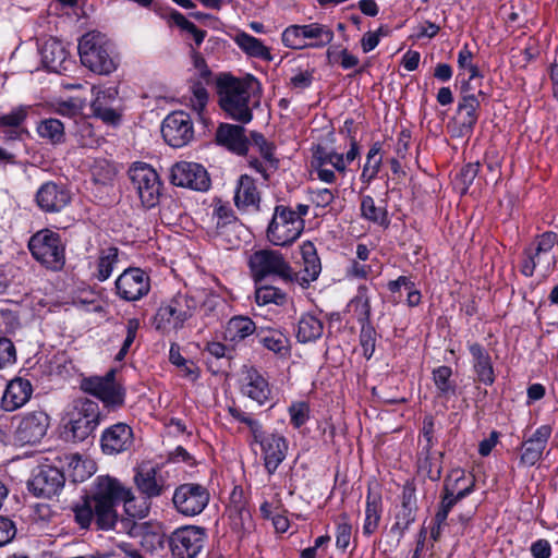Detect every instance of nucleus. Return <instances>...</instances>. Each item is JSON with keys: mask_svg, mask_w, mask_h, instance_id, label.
I'll use <instances>...</instances> for the list:
<instances>
[{"mask_svg": "<svg viewBox=\"0 0 558 558\" xmlns=\"http://www.w3.org/2000/svg\"><path fill=\"white\" fill-rule=\"evenodd\" d=\"M217 94L220 108L229 118L241 123H248L252 120L251 93L244 82L223 75L217 81Z\"/></svg>", "mask_w": 558, "mask_h": 558, "instance_id": "1", "label": "nucleus"}, {"mask_svg": "<svg viewBox=\"0 0 558 558\" xmlns=\"http://www.w3.org/2000/svg\"><path fill=\"white\" fill-rule=\"evenodd\" d=\"M78 53L82 64L97 74L108 75L117 69L112 45L99 32L87 33L80 39Z\"/></svg>", "mask_w": 558, "mask_h": 558, "instance_id": "2", "label": "nucleus"}, {"mask_svg": "<svg viewBox=\"0 0 558 558\" xmlns=\"http://www.w3.org/2000/svg\"><path fill=\"white\" fill-rule=\"evenodd\" d=\"M65 430L74 441H84L102 420L99 404L87 398L75 399L66 412Z\"/></svg>", "mask_w": 558, "mask_h": 558, "instance_id": "3", "label": "nucleus"}, {"mask_svg": "<svg viewBox=\"0 0 558 558\" xmlns=\"http://www.w3.org/2000/svg\"><path fill=\"white\" fill-rule=\"evenodd\" d=\"M197 306L198 302L194 296L179 292L157 310L153 325L162 333L179 330L194 315Z\"/></svg>", "mask_w": 558, "mask_h": 558, "instance_id": "4", "label": "nucleus"}, {"mask_svg": "<svg viewBox=\"0 0 558 558\" xmlns=\"http://www.w3.org/2000/svg\"><path fill=\"white\" fill-rule=\"evenodd\" d=\"M33 257L47 269L58 271L65 264V243L61 235L50 229H41L28 241Z\"/></svg>", "mask_w": 558, "mask_h": 558, "instance_id": "5", "label": "nucleus"}, {"mask_svg": "<svg viewBox=\"0 0 558 558\" xmlns=\"http://www.w3.org/2000/svg\"><path fill=\"white\" fill-rule=\"evenodd\" d=\"M248 267L255 283L268 277L279 278L284 282L294 281V271L281 252L276 250H258L248 259Z\"/></svg>", "mask_w": 558, "mask_h": 558, "instance_id": "6", "label": "nucleus"}, {"mask_svg": "<svg viewBox=\"0 0 558 558\" xmlns=\"http://www.w3.org/2000/svg\"><path fill=\"white\" fill-rule=\"evenodd\" d=\"M333 31L320 23L293 24L281 34L282 44L290 49L301 50L305 48L320 49L333 40Z\"/></svg>", "mask_w": 558, "mask_h": 558, "instance_id": "7", "label": "nucleus"}, {"mask_svg": "<svg viewBox=\"0 0 558 558\" xmlns=\"http://www.w3.org/2000/svg\"><path fill=\"white\" fill-rule=\"evenodd\" d=\"M304 230V219L294 215V210L284 205H277L268 225L266 235L270 243L287 246L298 240Z\"/></svg>", "mask_w": 558, "mask_h": 558, "instance_id": "8", "label": "nucleus"}, {"mask_svg": "<svg viewBox=\"0 0 558 558\" xmlns=\"http://www.w3.org/2000/svg\"><path fill=\"white\" fill-rule=\"evenodd\" d=\"M468 86V83L462 86L456 114L448 124L453 137H470L472 135L478 120L480 97L485 98V94L481 90L477 94H470Z\"/></svg>", "mask_w": 558, "mask_h": 558, "instance_id": "9", "label": "nucleus"}, {"mask_svg": "<svg viewBox=\"0 0 558 558\" xmlns=\"http://www.w3.org/2000/svg\"><path fill=\"white\" fill-rule=\"evenodd\" d=\"M81 388L110 410L120 409L125 403V388L116 380V369H110L105 376L84 378Z\"/></svg>", "mask_w": 558, "mask_h": 558, "instance_id": "10", "label": "nucleus"}, {"mask_svg": "<svg viewBox=\"0 0 558 558\" xmlns=\"http://www.w3.org/2000/svg\"><path fill=\"white\" fill-rule=\"evenodd\" d=\"M129 177L143 206L155 207L159 202L162 187L156 170L145 162H136L130 168Z\"/></svg>", "mask_w": 558, "mask_h": 558, "instance_id": "11", "label": "nucleus"}, {"mask_svg": "<svg viewBox=\"0 0 558 558\" xmlns=\"http://www.w3.org/2000/svg\"><path fill=\"white\" fill-rule=\"evenodd\" d=\"M208 489L197 483H185L178 486L172 496L175 509L184 515L199 514L209 502Z\"/></svg>", "mask_w": 558, "mask_h": 558, "instance_id": "12", "label": "nucleus"}, {"mask_svg": "<svg viewBox=\"0 0 558 558\" xmlns=\"http://www.w3.org/2000/svg\"><path fill=\"white\" fill-rule=\"evenodd\" d=\"M206 530L186 525L175 530L170 537V548L174 558H195L203 549Z\"/></svg>", "mask_w": 558, "mask_h": 558, "instance_id": "13", "label": "nucleus"}, {"mask_svg": "<svg viewBox=\"0 0 558 558\" xmlns=\"http://www.w3.org/2000/svg\"><path fill=\"white\" fill-rule=\"evenodd\" d=\"M161 134L167 144L180 148L185 146L194 136L193 123L190 114L174 111L168 114L161 124Z\"/></svg>", "mask_w": 558, "mask_h": 558, "instance_id": "14", "label": "nucleus"}, {"mask_svg": "<svg viewBox=\"0 0 558 558\" xmlns=\"http://www.w3.org/2000/svg\"><path fill=\"white\" fill-rule=\"evenodd\" d=\"M170 181L173 185L195 191H207L210 178L207 170L199 163L180 161L172 166Z\"/></svg>", "mask_w": 558, "mask_h": 558, "instance_id": "15", "label": "nucleus"}, {"mask_svg": "<svg viewBox=\"0 0 558 558\" xmlns=\"http://www.w3.org/2000/svg\"><path fill=\"white\" fill-rule=\"evenodd\" d=\"M64 483L65 477L60 469L41 464L35 469L28 481V489L37 497L50 498L63 488Z\"/></svg>", "mask_w": 558, "mask_h": 558, "instance_id": "16", "label": "nucleus"}, {"mask_svg": "<svg viewBox=\"0 0 558 558\" xmlns=\"http://www.w3.org/2000/svg\"><path fill=\"white\" fill-rule=\"evenodd\" d=\"M253 442L260 447L267 473L269 475L275 474L288 453L289 445L286 437L278 433L266 434L263 432L260 438H256Z\"/></svg>", "mask_w": 558, "mask_h": 558, "instance_id": "17", "label": "nucleus"}, {"mask_svg": "<svg viewBox=\"0 0 558 558\" xmlns=\"http://www.w3.org/2000/svg\"><path fill=\"white\" fill-rule=\"evenodd\" d=\"M149 290V277L140 268L125 269L116 280L117 294L128 302L142 299Z\"/></svg>", "mask_w": 558, "mask_h": 558, "instance_id": "18", "label": "nucleus"}, {"mask_svg": "<svg viewBox=\"0 0 558 558\" xmlns=\"http://www.w3.org/2000/svg\"><path fill=\"white\" fill-rule=\"evenodd\" d=\"M50 425L49 415L41 411H33L24 414L16 426L15 439L22 445L39 442L46 435Z\"/></svg>", "mask_w": 558, "mask_h": 558, "instance_id": "19", "label": "nucleus"}, {"mask_svg": "<svg viewBox=\"0 0 558 558\" xmlns=\"http://www.w3.org/2000/svg\"><path fill=\"white\" fill-rule=\"evenodd\" d=\"M35 202L41 211L56 214L70 204L71 193L64 184L47 181L37 190Z\"/></svg>", "mask_w": 558, "mask_h": 558, "instance_id": "20", "label": "nucleus"}, {"mask_svg": "<svg viewBox=\"0 0 558 558\" xmlns=\"http://www.w3.org/2000/svg\"><path fill=\"white\" fill-rule=\"evenodd\" d=\"M29 110V106L20 105L0 114V137L4 143L22 141L29 134L25 128Z\"/></svg>", "mask_w": 558, "mask_h": 558, "instance_id": "21", "label": "nucleus"}, {"mask_svg": "<svg viewBox=\"0 0 558 558\" xmlns=\"http://www.w3.org/2000/svg\"><path fill=\"white\" fill-rule=\"evenodd\" d=\"M417 512V501L415 496V488L412 486H404L401 494V505L397 507L393 519L395 523L390 527V533L397 536L400 541L405 531L415 521Z\"/></svg>", "mask_w": 558, "mask_h": 558, "instance_id": "22", "label": "nucleus"}, {"mask_svg": "<svg viewBox=\"0 0 558 558\" xmlns=\"http://www.w3.org/2000/svg\"><path fill=\"white\" fill-rule=\"evenodd\" d=\"M134 483L146 500L162 496L170 487L156 466L140 468L134 475Z\"/></svg>", "mask_w": 558, "mask_h": 558, "instance_id": "23", "label": "nucleus"}, {"mask_svg": "<svg viewBox=\"0 0 558 558\" xmlns=\"http://www.w3.org/2000/svg\"><path fill=\"white\" fill-rule=\"evenodd\" d=\"M551 433L553 427L545 424L536 428V430L522 442V453L520 456L521 465L533 466L542 459Z\"/></svg>", "mask_w": 558, "mask_h": 558, "instance_id": "24", "label": "nucleus"}, {"mask_svg": "<svg viewBox=\"0 0 558 558\" xmlns=\"http://www.w3.org/2000/svg\"><path fill=\"white\" fill-rule=\"evenodd\" d=\"M133 445V430L125 423H117L106 428L100 438L101 450L105 454L124 452Z\"/></svg>", "mask_w": 558, "mask_h": 558, "instance_id": "25", "label": "nucleus"}, {"mask_svg": "<svg viewBox=\"0 0 558 558\" xmlns=\"http://www.w3.org/2000/svg\"><path fill=\"white\" fill-rule=\"evenodd\" d=\"M29 380L17 377L9 381L1 399L4 411L12 412L22 408L32 397Z\"/></svg>", "mask_w": 558, "mask_h": 558, "instance_id": "26", "label": "nucleus"}, {"mask_svg": "<svg viewBox=\"0 0 558 558\" xmlns=\"http://www.w3.org/2000/svg\"><path fill=\"white\" fill-rule=\"evenodd\" d=\"M216 140L218 144L238 155L246 154L250 148V140L245 136V129L241 125L220 124L216 132Z\"/></svg>", "mask_w": 558, "mask_h": 558, "instance_id": "27", "label": "nucleus"}, {"mask_svg": "<svg viewBox=\"0 0 558 558\" xmlns=\"http://www.w3.org/2000/svg\"><path fill=\"white\" fill-rule=\"evenodd\" d=\"M128 496V489L120 482L110 476H99L96 480L92 502L116 504Z\"/></svg>", "mask_w": 558, "mask_h": 558, "instance_id": "28", "label": "nucleus"}, {"mask_svg": "<svg viewBox=\"0 0 558 558\" xmlns=\"http://www.w3.org/2000/svg\"><path fill=\"white\" fill-rule=\"evenodd\" d=\"M301 255L303 259V268L299 272H294V281L303 287H307L312 281L316 280L320 274L322 265L317 255L315 245L306 241L301 245Z\"/></svg>", "mask_w": 558, "mask_h": 558, "instance_id": "29", "label": "nucleus"}, {"mask_svg": "<svg viewBox=\"0 0 558 558\" xmlns=\"http://www.w3.org/2000/svg\"><path fill=\"white\" fill-rule=\"evenodd\" d=\"M242 392L263 405L270 396V389L267 380L254 367H248L245 371L243 379Z\"/></svg>", "mask_w": 558, "mask_h": 558, "instance_id": "30", "label": "nucleus"}, {"mask_svg": "<svg viewBox=\"0 0 558 558\" xmlns=\"http://www.w3.org/2000/svg\"><path fill=\"white\" fill-rule=\"evenodd\" d=\"M475 487V480H470L469 484L463 487V490H459L457 494V489L453 484L444 483L441 500L439 504V508L436 512L437 520L439 522H446L449 512L451 509L463 498L469 496Z\"/></svg>", "mask_w": 558, "mask_h": 558, "instance_id": "31", "label": "nucleus"}, {"mask_svg": "<svg viewBox=\"0 0 558 558\" xmlns=\"http://www.w3.org/2000/svg\"><path fill=\"white\" fill-rule=\"evenodd\" d=\"M555 264L556 257L554 254H550L532 243L524 250V259L521 265V272L525 277H532L537 266H542L545 270H549Z\"/></svg>", "mask_w": 558, "mask_h": 558, "instance_id": "32", "label": "nucleus"}, {"mask_svg": "<svg viewBox=\"0 0 558 558\" xmlns=\"http://www.w3.org/2000/svg\"><path fill=\"white\" fill-rule=\"evenodd\" d=\"M260 194L257 190L254 179L247 174H243L238 180L234 194V204L239 209L255 207L258 209Z\"/></svg>", "mask_w": 558, "mask_h": 558, "instance_id": "33", "label": "nucleus"}, {"mask_svg": "<svg viewBox=\"0 0 558 558\" xmlns=\"http://www.w3.org/2000/svg\"><path fill=\"white\" fill-rule=\"evenodd\" d=\"M469 350L473 357V366L478 381L487 386L493 385L495 374L489 353L480 343H471Z\"/></svg>", "mask_w": 558, "mask_h": 558, "instance_id": "34", "label": "nucleus"}, {"mask_svg": "<svg viewBox=\"0 0 558 558\" xmlns=\"http://www.w3.org/2000/svg\"><path fill=\"white\" fill-rule=\"evenodd\" d=\"M256 330L255 323L247 316H233L228 320L223 331V339L234 344L243 341Z\"/></svg>", "mask_w": 558, "mask_h": 558, "instance_id": "35", "label": "nucleus"}, {"mask_svg": "<svg viewBox=\"0 0 558 558\" xmlns=\"http://www.w3.org/2000/svg\"><path fill=\"white\" fill-rule=\"evenodd\" d=\"M259 342L269 351L274 352L280 357H288L291 353V345L289 338L278 329H263L257 333Z\"/></svg>", "mask_w": 558, "mask_h": 558, "instance_id": "36", "label": "nucleus"}, {"mask_svg": "<svg viewBox=\"0 0 558 558\" xmlns=\"http://www.w3.org/2000/svg\"><path fill=\"white\" fill-rule=\"evenodd\" d=\"M245 228L240 220L216 227L214 236L227 250L239 247L242 243Z\"/></svg>", "mask_w": 558, "mask_h": 558, "instance_id": "37", "label": "nucleus"}, {"mask_svg": "<svg viewBox=\"0 0 558 558\" xmlns=\"http://www.w3.org/2000/svg\"><path fill=\"white\" fill-rule=\"evenodd\" d=\"M381 512L383 504L380 494L368 490L366 496L365 519L363 524L364 535L371 536L378 529Z\"/></svg>", "mask_w": 558, "mask_h": 558, "instance_id": "38", "label": "nucleus"}, {"mask_svg": "<svg viewBox=\"0 0 558 558\" xmlns=\"http://www.w3.org/2000/svg\"><path fill=\"white\" fill-rule=\"evenodd\" d=\"M36 131L40 138L51 145H61L65 142L64 124L59 119L48 118L39 121Z\"/></svg>", "mask_w": 558, "mask_h": 558, "instance_id": "39", "label": "nucleus"}, {"mask_svg": "<svg viewBox=\"0 0 558 558\" xmlns=\"http://www.w3.org/2000/svg\"><path fill=\"white\" fill-rule=\"evenodd\" d=\"M348 311L353 312L360 324L371 323V298L366 286L362 284L357 288L355 296L348 304Z\"/></svg>", "mask_w": 558, "mask_h": 558, "instance_id": "40", "label": "nucleus"}, {"mask_svg": "<svg viewBox=\"0 0 558 558\" xmlns=\"http://www.w3.org/2000/svg\"><path fill=\"white\" fill-rule=\"evenodd\" d=\"M43 62L51 71L58 72L66 61L68 51L58 40L50 39L41 48Z\"/></svg>", "mask_w": 558, "mask_h": 558, "instance_id": "41", "label": "nucleus"}, {"mask_svg": "<svg viewBox=\"0 0 558 558\" xmlns=\"http://www.w3.org/2000/svg\"><path fill=\"white\" fill-rule=\"evenodd\" d=\"M324 325L316 316L305 314L298 324L296 338L302 343L317 340L322 337Z\"/></svg>", "mask_w": 558, "mask_h": 558, "instance_id": "42", "label": "nucleus"}, {"mask_svg": "<svg viewBox=\"0 0 558 558\" xmlns=\"http://www.w3.org/2000/svg\"><path fill=\"white\" fill-rule=\"evenodd\" d=\"M234 41L250 57L270 61L272 59L269 49L256 37L247 33L236 34Z\"/></svg>", "mask_w": 558, "mask_h": 558, "instance_id": "43", "label": "nucleus"}, {"mask_svg": "<svg viewBox=\"0 0 558 558\" xmlns=\"http://www.w3.org/2000/svg\"><path fill=\"white\" fill-rule=\"evenodd\" d=\"M118 247L108 246L100 248L96 262V272L94 274V276L99 281L107 280L111 276L114 265L118 263Z\"/></svg>", "mask_w": 558, "mask_h": 558, "instance_id": "44", "label": "nucleus"}, {"mask_svg": "<svg viewBox=\"0 0 558 558\" xmlns=\"http://www.w3.org/2000/svg\"><path fill=\"white\" fill-rule=\"evenodd\" d=\"M255 284V302L259 306H265L269 304L282 306L286 304L287 293L282 291L280 288L271 284H264L262 282Z\"/></svg>", "mask_w": 558, "mask_h": 558, "instance_id": "45", "label": "nucleus"}, {"mask_svg": "<svg viewBox=\"0 0 558 558\" xmlns=\"http://www.w3.org/2000/svg\"><path fill=\"white\" fill-rule=\"evenodd\" d=\"M111 98L110 92H99L90 105L93 114L101 119L107 124H117L120 121V114L112 108L107 107V100Z\"/></svg>", "mask_w": 558, "mask_h": 558, "instance_id": "46", "label": "nucleus"}, {"mask_svg": "<svg viewBox=\"0 0 558 558\" xmlns=\"http://www.w3.org/2000/svg\"><path fill=\"white\" fill-rule=\"evenodd\" d=\"M250 146L252 148H256L267 166L271 168V171H276L278 169L279 160L274 155L275 146L272 143L268 142L263 134L252 132Z\"/></svg>", "mask_w": 558, "mask_h": 558, "instance_id": "47", "label": "nucleus"}, {"mask_svg": "<svg viewBox=\"0 0 558 558\" xmlns=\"http://www.w3.org/2000/svg\"><path fill=\"white\" fill-rule=\"evenodd\" d=\"M313 159L319 160L320 166L331 165L335 170L340 173H344L347 170V163H350L347 161L345 155L328 149L322 145H317L315 147L313 151Z\"/></svg>", "mask_w": 558, "mask_h": 558, "instance_id": "48", "label": "nucleus"}, {"mask_svg": "<svg viewBox=\"0 0 558 558\" xmlns=\"http://www.w3.org/2000/svg\"><path fill=\"white\" fill-rule=\"evenodd\" d=\"M452 371L442 365L433 371V379L438 390V397L449 398L456 395V384L450 379Z\"/></svg>", "mask_w": 558, "mask_h": 558, "instance_id": "49", "label": "nucleus"}, {"mask_svg": "<svg viewBox=\"0 0 558 558\" xmlns=\"http://www.w3.org/2000/svg\"><path fill=\"white\" fill-rule=\"evenodd\" d=\"M95 514V523L100 530H110L117 521L116 504L92 502Z\"/></svg>", "mask_w": 558, "mask_h": 558, "instance_id": "50", "label": "nucleus"}, {"mask_svg": "<svg viewBox=\"0 0 558 558\" xmlns=\"http://www.w3.org/2000/svg\"><path fill=\"white\" fill-rule=\"evenodd\" d=\"M361 215L363 218L379 226L388 225L387 210L384 207H377L369 195L362 198Z\"/></svg>", "mask_w": 558, "mask_h": 558, "instance_id": "51", "label": "nucleus"}, {"mask_svg": "<svg viewBox=\"0 0 558 558\" xmlns=\"http://www.w3.org/2000/svg\"><path fill=\"white\" fill-rule=\"evenodd\" d=\"M352 524L347 513H341L337 523L336 546L345 550L350 544Z\"/></svg>", "mask_w": 558, "mask_h": 558, "instance_id": "52", "label": "nucleus"}, {"mask_svg": "<svg viewBox=\"0 0 558 558\" xmlns=\"http://www.w3.org/2000/svg\"><path fill=\"white\" fill-rule=\"evenodd\" d=\"M377 332L371 323L361 324L360 343L364 356L369 360L375 352Z\"/></svg>", "mask_w": 558, "mask_h": 558, "instance_id": "53", "label": "nucleus"}, {"mask_svg": "<svg viewBox=\"0 0 558 558\" xmlns=\"http://www.w3.org/2000/svg\"><path fill=\"white\" fill-rule=\"evenodd\" d=\"M228 411L234 420L245 424L250 428L253 440L260 438V434L264 430L262 424L257 420L253 418L250 414L235 407H230Z\"/></svg>", "mask_w": 558, "mask_h": 558, "instance_id": "54", "label": "nucleus"}, {"mask_svg": "<svg viewBox=\"0 0 558 558\" xmlns=\"http://www.w3.org/2000/svg\"><path fill=\"white\" fill-rule=\"evenodd\" d=\"M444 457V453H439L438 459H434L430 454H424V459H420L418 469L421 472L425 473L426 476L433 482H437L441 477V464L438 460Z\"/></svg>", "mask_w": 558, "mask_h": 558, "instance_id": "55", "label": "nucleus"}, {"mask_svg": "<svg viewBox=\"0 0 558 558\" xmlns=\"http://www.w3.org/2000/svg\"><path fill=\"white\" fill-rule=\"evenodd\" d=\"M121 501H123L124 511L129 517L143 519L149 512V502L145 499L140 505H136V499L130 489H128V496Z\"/></svg>", "mask_w": 558, "mask_h": 558, "instance_id": "56", "label": "nucleus"}, {"mask_svg": "<svg viewBox=\"0 0 558 558\" xmlns=\"http://www.w3.org/2000/svg\"><path fill=\"white\" fill-rule=\"evenodd\" d=\"M74 521L81 529H88L93 521H95L94 508L90 500H85L82 505H76L73 508Z\"/></svg>", "mask_w": 558, "mask_h": 558, "instance_id": "57", "label": "nucleus"}, {"mask_svg": "<svg viewBox=\"0 0 558 558\" xmlns=\"http://www.w3.org/2000/svg\"><path fill=\"white\" fill-rule=\"evenodd\" d=\"M137 518L126 515L125 518L118 519L111 527L117 533H124L131 537H137L143 533V525L136 522Z\"/></svg>", "mask_w": 558, "mask_h": 558, "instance_id": "58", "label": "nucleus"}, {"mask_svg": "<svg viewBox=\"0 0 558 558\" xmlns=\"http://www.w3.org/2000/svg\"><path fill=\"white\" fill-rule=\"evenodd\" d=\"M138 329H140V320L137 318H131L128 320L126 336H125V339L123 341V344H122L120 351L116 355L117 361H122L125 357V355L128 354L131 345L133 344V342L136 338V333H137Z\"/></svg>", "mask_w": 558, "mask_h": 558, "instance_id": "59", "label": "nucleus"}, {"mask_svg": "<svg viewBox=\"0 0 558 558\" xmlns=\"http://www.w3.org/2000/svg\"><path fill=\"white\" fill-rule=\"evenodd\" d=\"M93 181L96 184L106 185L114 177V169L106 161H99L92 168Z\"/></svg>", "mask_w": 558, "mask_h": 558, "instance_id": "60", "label": "nucleus"}, {"mask_svg": "<svg viewBox=\"0 0 558 558\" xmlns=\"http://www.w3.org/2000/svg\"><path fill=\"white\" fill-rule=\"evenodd\" d=\"M353 125H354V121L352 119H348L344 121L343 128L340 130V133L344 134L350 140V149L345 154V159L349 162H352L353 160H355L360 154L357 141L352 135Z\"/></svg>", "mask_w": 558, "mask_h": 558, "instance_id": "61", "label": "nucleus"}, {"mask_svg": "<svg viewBox=\"0 0 558 558\" xmlns=\"http://www.w3.org/2000/svg\"><path fill=\"white\" fill-rule=\"evenodd\" d=\"M15 360L16 351L13 342L9 338H0V368L13 364Z\"/></svg>", "mask_w": 558, "mask_h": 558, "instance_id": "62", "label": "nucleus"}, {"mask_svg": "<svg viewBox=\"0 0 558 558\" xmlns=\"http://www.w3.org/2000/svg\"><path fill=\"white\" fill-rule=\"evenodd\" d=\"M175 22L182 29L186 31L192 35L196 46H201L206 36V31L198 28L193 22L189 21L182 14H178Z\"/></svg>", "mask_w": 558, "mask_h": 558, "instance_id": "63", "label": "nucleus"}, {"mask_svg": "<svg viewBox=\"0 0 558 558\" xmlns=\"http://www.w3.org/2000/svg\"><path fill=\"white\" fill-rule=\"evenodd\" d=\"M289 413L291 416V424L295 428H300L308 420V407L305 402L293 403L289 408Z\"/></svg>", "mask_w": 558, "mask_h": 558, "instance_id": "64", "label": "nucleus"}]
</instances>
